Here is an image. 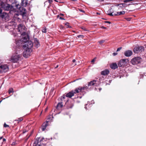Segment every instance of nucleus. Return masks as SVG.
Here are the masks:
<instances>
[{"label": "nucleus", "mask_w": 146, "mask_h": 146, "mask_svg": "<svg viewBox=\"0 0 146 146\" xmlns=\"http://www.w3.org/2000/svg\"><path fill=\"white\" fill-rule=\"evenodd\" d=\"M60 15L61 16H64V15L62 14H60Z\"/></svg>", "instance_id": "obj_58"}, {"label": "nucleus", "mask_w": 146, "mask_h": 146, "mask_svg": "<svg viewBox=\"0 0 146 146\" xmlns=\"http://www.w3.org/2000/svg\"><path fill=\"white\" fill-rule=\"evenodd\" d=\"M1 17L2 18H4V17H5V15H4V14H5V13H1Z\"/></svg>", "instance_id": "obj_33"}, {"label": "nucleus", "mask_w": 146, "mask_h": 146, "mask_svg": "<svg viewBox=\"0 0 146 146\" xmlns=\"http://www.w3.org/2000/svg\"><path fill=\"white\" fill-rule=\"evenodd\" d=\"M72 0L73 1H76L77 0Z\"/></svg>", "instance_id": "obj_60"}, {"label": "nucleus", "mask_w": 146, "mask_h": 146, "mask_svg": "<svg viewBox=\"0 0 146 146\" xmlns=\"http://www.w3.org/2000/svg\"><path fill=\"white\" fill-rule=\"evenodd\" d=\"M96 59V58H94V59H93L92 60V61H91V62H94L95 61V60Z\"/></svg>", "instance_id": "obj_46"}, {"label": "nucleus", "mask_w": 146, "mask_h": 146, "mask_svg": "<svg viewBox=\"0 0 146 146\" xmlns=\"http://www.w3.org/2000/svg\"><path fill=\"white\" fill-rule=\"evenodd\" d=\"M31 51V49L26 48L23 53V56L25 58L28 57L30 56Z\"/></svg>", "instance_id": "obj_7"}, {"label": "nucleus", "mask_w": 146, "mask_h": 146, "mask_svg": "<svg viewBox=\"0 0 146 146\" xmlns=\"http://www.w3.org/2000/svg\"><path fill=\"white\" fill-rule=\"evenodd\" d=\"M27 131V130H25V129H24L23 131V133L24 134L25 133H26Z\"/></svg>", "instance_id": "obj_43"}, {"label": "nucleus", "mask_w": 146, "mask_h": 146, "mask_svg": "<svg viewBox=\"0 0 146 146\" xmlns=\"http://www.w3.org/2000/svg\"><path fill=\"white\" fill-rule=\"evenodd\" d=\"M125 13V11H123L120 12H117V14H118L119 15H124Z\"/></svg>", "instance_id": "obj_25"}, {"label": "nucleus", "mask_w": 146, "mask_h": 146, "mask_svg": "<svg viewBox=\"0 0 146 146\" xmlns=\"http://www.w3.org/2000/svg\"><path fill=\"white\" fill-rule=\"evenodd\" d=\"M99 91H101L102 90V88H99Z\"/></svg>", "instance_id": "obj_55"}, {"label": "nucleus", "mask_w": 146, "mask_h": 146, "mask_svg": "<svg viewBox=\"0 0 146 146\" xmlns=\"http://www.w3.org/2000/svg\"><path fill=\"white\" fill-rule=\"evenodd\" d=\"M41 130L42 131H44L45 129H46V127L44 126H43L42 125V127H41Z\"/></svg>", "instance_id": "obj_27"}, {"label": "nucleus", "mask_w": 146, "mask_h": 146, "mask_svg": "<svg viewBox=\"0 0 146 146\" xmlns=\"http://www.w3.org/2000/svg\"><path fill=\"white\" fill-rule=\"evenodd\" d=\"M25 30H23V31L22 33H21V35H25L26 34V33L25 31Z\"/></svg>", "instance_id": "obj_31"}, {"label": "nucleus", "mask_w": 146, "mask_h": 146, "mask_svg": "<svg viewBox=\"0 0 146 146\" xmlns=\"http://www.w3.org/2000/svg\"><path fill=\"white\" fill-rule=\"evenodd\" d=\"M125 5L126 4L125 3H121L118 4V5H122V6H121V7H124L125 6Z\"/></svg>", "instance_id": "obj_32"}, {"label": "nucleus", "mask_w": 146, "mask_h": 146, "mask_svg": "<svg viewBox=\"0 0 146 146\" xmlns=\"http://www.w3.org/2000/svg\"><path fill=\"white\" fill-rule=\"evenodd\" d=\"M18 30L19 32L21 33L23 30H25V27L23 24H19L18 26Z\"/></svg>", "instance_id": "obj_10"}, {"label": "nucleus", "mask_w": 146, "mask_h": 146, "mask_svg": "<svg viewBox=\"0 0 146 146\" xmlns=\"http://www.w3.org/2000/svg\"><path fill=\"white\" fill-rule=\"evenodd\" d=\"M25 44L23 46L24 48L31 49L33 46V44L31 41H29L25 42Z\"/></svg>", "instance_id": "obj_8"}, {"label": "nucleus", "mask_w": 146, "mask_h": 146, "mask_svg": "<svg viewBox=\"0 0 146 146\" xmlns=\"http://www.w3.org/2000/svg\"><path fill=\"white\" fill-rule=\"evenodd\" d=\"M117 52L113 53V56H115L117 54Z\"/></svg>", "instance_id": "obj_45"}, {"label": "nucleus", "mask_w": 146, "mask_h": 146, "mask_svg": "<svg viewBox=\"0 0 146 146\" xmlns=\"http://www.w3.org/2000/svg\"><path fill=\"white\" fill-rule=\"evenodd\" d=\"M97 14H98V15H100V14L99 13H97Z\"/></svg>", "instance_id": "obj_63"}, {"label": "nucleus", "mask_w": 146, "mask_h": 146, "mask_svg": "<svg viewBox=\"0 0 146 146\" xmlns=\"http://www.w3.org/2000/svg\"><path fill=\"white\" fill-rule=\"evenodd\" d=\"M132 54V52L130 50L125 51L124 52L125 55L127 57L130 56Z\"/></svg>", "instance_id": "obj_12"}, {"label": "nucleus", "mask_w": 146, "mask_h": 146, "mask_svg": "<svg viewBox=\"0 0 146 146\" xmlns=\"http://www.w3.org/2000/svg\"><path fill=\"white\" fill-rule=\"evenodd\" d=\"M108 14L110 16H113V13H108Z\"/></svg>", "instance_id": "obj_41"}, {"label": "nucleus", "mask_w": 146, "mask_h": 146, "mask_svg": "<svg viewBox=\"0 0 146 146\" xmlns=\"http://www.w3.org/2000/svg\"><path fill=\"white\" fill-rule=\"evenodd\" d=\"M144 46L146 47V43L144 44Z\"/></svg>", "instance_id": "obj_62"}, {"label": "nucleus", "mask_w": 146, "mask_h": 146, "mask_svg": "<svg viewBox=\"0 0 146 146\" xmlns=\"http://www.w3.org/2000/svg\"><path fill=\"white\" fill-rule=\"evenodd\" d=\"M105 23H108L109 24H110L111 23L109 21H106L105 22Z\"/></svg>", "instance_id": "obj_50"}, {"label": "nucleus", "mask_w": 146, "mask_h": 146, "mask_svg": "<svg viewBox=\"0 0 146 146\" xmlns=\"http://www.w3.org/2000/svg\"><path fill=\"white\" fill-rule=\"evenodd\" d=\"M72 62H76V60L75 59H73V60H72Z\"/></svg>", "instance_id": "obj_52"}, {"label": "nucleus", "mask_w": 146, "mask_h": 146, "mask_svg": "<svg viewBox=\"0 0 146 146\" xmlns=\"http://www.w3.org/2000/svg\"><path fill=\"white\" fill-rule=\"evenodd\" d=\"M126 20L128 21H130L131 20V19L130 18H126Z\"/></svg>", "instance_id": "obj_42"}, {"label": "nucleus", "mask_w": 146, "mask_h": 146, "mask_svg": "<svg viewBox=\"0 0 146 146\" xmlns=\"http://www.w3.org/2000/svg\"><path fill=\"white\" fill-rule=\"evenodd\" d=\"M99 1H104V0H99Z\"/></svg>", "instance_id": "obj_61"}, {"label": "nucleus", "mask_w": 146, "mask_h": 146, "mask_svg": "<svg viewBox=\"0 0 146 146\" xmlns=\"http://www.w3.org/2000/svg\"><path fill=\"white\" fill-rule=\"evenodd\" d=\"M81 28L82 29H83V30L85 31H88V30L84 27H81Z\"/></svg>", "instance_id": "obj_35"}, {"label": "nucleus", "mask_w": 146, "mask_h": 146, "mask_svg": "<svg viewBox=\"0 0 146 146\" xmlns=\"http://www.w3.org/2000/svg\"><path fill=\"white\" fill-rule=\"evenodd\" d=\"M144 50V47L143 46H137L134 48L133 51L135 53H138L143 51Z\"/></svg>", "instance_id": "obj_5"}, {"label": "nucleus", "mask_w": 146, "mask_h": 146, "mask_svg": "<svg viewBox=\"0 0 146 146\" xmlns=\"http://www.w3.org/2000/svg\"><path fill=\"white\" fill-rule=\"evenodd\" d=\"M96 82L97 80H93L92 81H91L88 83V86H94L96 84Z\"/></svg>", "instance_id": "obj_20"}, {"label": "nucleus", "mask_w": 146, "mask_h": 146, "mask_svg": "<svg viewBox=\"0 0 146 146\" xmlns=\"http://www.w3.org/2000/svg\"><path fill=\"white\" fill-rule=\"evenodd\" d=\"M23 118H19L18 119V120H17V121H22V120H23Z\"/></svg>", "instance_id": "obj_37"}, {"label": "nucleus", "mask_w": 146, "mask_h": 146, "mask_svg": "<svg viewBox=\"0 0 146 146\" xmlns=\"http://www.w3.org/2000/svg\"><path fill=\"white\" fill-rule=\"evenodd\" d=\"M110 68L113 69H115L117 68V65L116 63H112L110 66Z\"/></svg>", "instance_id": "obj_19"}, {"label": "nucleus", "mask_w": 146, "mask_h": 146, "mask_svg": "<svg viewBox=\"0 0 146 146\" xmlns=\"http://www.w3.org/2000/svg\"><path fill=\"white\" fill-rule=\"evenodd\" d=\"M4 127H9V126L8 125L6 124L5 123L4 125Z\"/></svg>", "instance_id": "obj_36"}, {"label": "nucleus", "mask_w": 146, "mask_h": 146, "mask_svg": "<svg viewBox=\"0 0 146 146\" xmlns=\"http://www.w3.org/2000/svg\"><path fill=\"white\" fill-rule=\"evenodd\" d=\"M104 42V40H101L100 41H99V43L100 44H102V43H103V42Z\"/></svg>", "instance_id": "obj_38"}, {"label": "nucleus", "mask_w": 146, "mask_h": 146, "mask_svg": "<svg viewBox=\"0 0 146 146\" xmlns=\"http://www.w3.org/2000/svg\"><path fill=\"white\" fill-rule=\"evenodd\" d=\"M2 138H3V137H0V140L1 139H2Z\"/></svg>", "instance_id": "obj_56"}, {"label": "nucleus", "mask_w": 146, "mask_h": 146, "mask_svg": "<svg viewBox=\"0 0 146 146\" xmlns=\"http://www.w3.org/2000/svg\"><path fill=\"white\" fill-rule=\"evenodd\" d=\"M80 11H81V12H84V11L83 10H81L80 9Z\"/></svg>", "instance_id": "obj_53"}, {"label": "nucleus", "mask_w": 146, "mask_h": 146, "mask_svg": "<svg viewBox=\"0 0 146 146\" xmlns=\"http://www.w3.org/2000/svg\"><path fill=\"white\" fill-rule=\"evenodd\" d=\"M21 49L17 48L15 51V52L11 56L10 61L11 62L16 63L20 60L22 56L20 54Z\"/></svg>", "instance_id": "obj_1"}, {"label": "nucleus", "mask_w": 146, "mask_h": 146, "mask_svg": "<svg viewBox=\"0 0 146 146\" xmlns=\"http://www.w3.org/2000/svg\"><path fill=\"white\" fill-rule=\"evenodd\" d=\"M2 9L1 8H0V14H1L2 13Z\"/></svg>", "instance_id": "obj_49"}, {"label": "nucleus", "mask_w": 146, "mask_h": 146, "mask_svg": "<svg viewBox=\"0 0 146 146\" xmlns=\"http://www.w3.org/2000/svg\"><path fill=\"white\" fill-rule=\"evenodd\" d=\"M29 38L28 36H25L23 38V42H26L28 41V40H29Z\"/></svg>", "instance_id": "obj_22"}, {"label": "nucleus", "mask_w": 146, "mask_h": 146, "mask_svg": "<svg viewBox=\"0 0 146 146\" xmlns=\"http://www.w3.org/2000/svg\"><path fill=\"white\" fill-rule=\"evenodd\" d=\"M81 88L82 92H83L84 90H87L88 88V87L87 86H85L83 87H81Z\"/></svg>", "instance_id": "obj_24"}, {"label": "nucleus", "mask_w": 146, "mask_h": 146, "mask_svg": "<svg viewBox=\"0 0 146 146\" xmlns=\"http://www.w3.org/2000/svg\"><path fill=\"white\" fill-rule=\"evenodd\" d=\"M62 98L63 99H64L65 98V97H62Z\"/></svg>", "instance_id": "obj_59"}, {"label": "nucleus", "mask_w": 146, "mask_h": 146, "mask_svg": "<svg viewBox=\"0 0 146 146\" xmlns=\"http://www.w3.org/2000/svg\"><path fill=\"white\" fill-rule=\"evenodd\" d=\"M74 94H76L80 92H82L81 86H79L77 88H76L74 90Z\"/></svg>", "instance_id": "obj_15"}, {"label": "nucleus", "mask_w": 146, "mask_h": 146, "mask_svg": "<svg viewBox=\"0 0 146 146\" xmlns=\"http://www.w3.org/2000/svg\"><path fill=\"white\" fill-rule=\"evenodd\" d=\"M17 21L19 23H20L21 22V20L19 18H17Z\"/></svg>", "instance_id": "obj_39"}, {"label": "nucleus", "mask_w": 146, "mask_h": 146, "mask_svg": "<svg viewBox=\"0 0 146 146\" xmlns=\"http://www.w3.org/2000/svg\"><path fill=\"white\" fill-rule=\"evenodd\" d=\"M60 19H61V20H65V19L64 18H63L61 17H60Z\"/></svg>", "instance_id": "obj_48"}, {"label": "nucleus", "mask_w": 146, "mask_h": 146, "mask_svg": "<svg viewBox=\"0 0 146 146\" xmlns=\"http://www.w3.org/2000/svg\"><path fill=\"white\" fill-rule=\"evenodd\" d=\"M74 94H75L74 92V90L71 91L66 95V97L69 98H71L74 95Z\"/></svg>", "instance_id": "obj_13"}, {"label": "nucleus", "mask_w": 146, "mask_h": 146, "mask_svg": "<svg viewBox=\"0 0 146 146\" xmlns=\"http://www.w3.org/2000/svg\"><path fill=\"white\" fill-rule=\"evenodd\" d=\"M87 105V104H86L85 105V108L86 109H87V107L86 106Z\"/></svg>", "instance_id": "obj_51"}, {"label": "nucleus", "mask_w": 146, "mask_h": 146, "mask_svg": "<svg viewBox=\"0 0 146 146\" xmlns=\"http://www.w3.org/2000/svg\"><path fill=\"white\" fill-rule=\"evenodd\" d=\"M28 1L27 0H22L21 4L23 6H26L28 4Z\"/></svg>", "instance_id": "obj_18"}, {"label": "nucleus", "mask_w": 146, "mask_h": 146, "mask_svg": "<svg viewBox=\"0 0 146 146\" xmlns=\"http://www.w3.org/2000/svg\"><path fill=\"white\" fill-rule=\"evenodd\" d=\"M34 45L36 48H38L40 46V43L38 40L36 38L34 39Z\"/></svg>", "instance_id": "obj_11"}, {"label": "nucleus", "mask_w": 146, "mask_h": 146, "mask_svg": "<svg viewBox=\"0 0 146 146\" xmlns=\"http://www.w3.org/2000/svg\"><path fill=\"white\" fill-rule=\"evenodd\" d=\"M62 106L63 105L62 104V102H59L58 104L56 106V108L59 109L61 108Z\"/></svg>", "instance_id": "obj_21"}, {"label": "nucleus", "mask_w": 146, "mask_h": 146, "mask_svg": "<svg viewBox=\"0 0 146 146\" xmlns=\"http://www.w3.org/2000/svg\"><path fill=\"white\" fill-rule=\"evenodd\" d=\"M21 15L23 19H26L27 18V14H22Z\"/></svg>", "instance_id": "obj_26"}, {"label": "nucleus", "mask_w": 146, "mask_h": 146, "mask_svg": "<svg viewBox=\"0 0 146 146\" xmlns=\"http://www.w3.org/2000/svg\"><path fill=\"white\" fill-rule=\"evenodd\" d=\"M9 69L8 66L6 64H4L0 66V71L2 72H5Z\"/></svg>", "instance_id": "obj_9"}, {"label": "nucleus", "mask_w": 146, "mask_h": 146, "mask_svg": "<svg viewBox=\"0 0 146 146\" xmlns=\"http://www.w3.org/2000/svg\"><path fill=\"white\" fill-rule=\"evenodd\" d=\"M6 141V139H5L4 138V139H3V141Z\"/></svg>", "instance_id": "obj_54"}, {"label": "nucleus", "mask_w": 146, "mask_h": 146, "mask_svg": "<svg viewBox=\"0 0 146 146\" xmlns=\"http://www.w3.org/2000/svg\"><path fill=\"white\" fill-rule=\"evenodd\" d=\"M142 61L141 58L139 57H135L131 61V63L134 65L140 63Z\"/></svg>", "instance_id": "obj_4"}, {"label": "nucleus", "mask_w": 146, "mask_h": 146, "mask_svg": "<svg viewBox=\"0 0 146 146\" xmlns=\"http://www.w3.org/2000/svg\"><path fill=\"white\" fill-rule=\"evenodd\" d=\"M9 94H10L11 93L13 92V89L12 88H10L8 91Z\"/></svg>", "instance_id": "obj_29"}, {"label": "nucleus", "mask_w": 146, "mask_h": 146, "mask_svg": "<svg viewBox=\"0 0 146 146\" xmlns=\"http://www.w3.org/2000/svg\"><path fill=\"white\" fill-rule=\"evenodd\" d=\"M117 15H119L118 14H117V12L116 13H113V16H116Z\"/></svg>", "instance_id": "obj_44"}, {"label": "nucleus", "mask_w": 146, "mask_h": 146, "mask_svg": "<svg viewBox=\"0 0 146 146\" xmlns=\"http://www.w3.org/2000/svg\"><path fill=\"white\" fill-rule=\"evenodd\" d=\"M46 29L45 27H43L42 29V31L43 33H46Z\"/></svg>", "instance_id": "obj_28"}, {"label": "nucleus", "mask_w": 146, "mask_h": 146, "mask_svg": "<svg viewBox=\"0 0 146 146\" xmlns=\"http://www.w3.org/2000/svg\"><path fill=\"white\" fill-rule=\"evenodd\" d=\"M52 0H48V2L50 3H51L52 2Z\"/></svg>", "instance_id": "obj_47"}, {"label": "nucleus", "mask_w": 146, "mask_h": 146, "mask_svg": "<svg viewBox=\"0 0 146 146\" xmlns=\"http://www.w3.org/2000/svg\"><path fill=\"white\" fill-rule=\"evenodd\" d=\"M102 28H104V29H106V28L105 27H102Z\"/></svg>", "instance_id": "obj_64"}, {"label": "nucleus", "mask_w": 146, "mask_h": 146, "mask_svg": "<svg viewBox=\"0 0 146 146\" xmlns=\"http://www.w3.org/2000/svg\"><path fill=\"white\" fill-rule=\"evenodd\" d=\"M49 121H46L45 122H44L43 124L42 125L44 126L46 128L48 126V122Z\"/></svg>", "instance_id": "obj_23"}, {"label": "nucleus", "mask_w": 146, "mask_h": 146, "mask_svg": "<svg viewBox=\"0 0 146 146\" xmlns=\"http://www.w3.org/2000/svg\"><path fill=\"white\" fill-rule=\"evenodd\" d=\"M58 65H57L55 67V68H58Z\"/></svg>", "instance_id": "obj_57"}, {"label": "nucleus", "mask_w": 146, "mask_h": 146, "mask_svg": "<svg viewBox=\"0 0 146 146\" xmlns=\"http://www.w3.org/2000/svg\"><path fill=\"white\" fill-rule=\"evenodd\" d=\"M66 105H67V108L68 109L71 108L74 106V104L73 103L69 102H66Z\"/></svg>", "instance_id": "obj_16"}, {"label": "nucleus", "mask_w": 146, "mask_h": 146, "mask_svg": "<svg viewBox=\"0 0 146 146\" xmlns=\"http://www.w3.org/2000/svg\"><path fill=\"white\" fill-rule=\"evenodd\" d=\"M121 48H122L121 47H120L118 48L117 50V51L118 52V51H120L121 49Z\"/></svg>", "instance_id": "obj_40"}, {"label": "nucleus", "mask_w": 146, "mask_h": 146, "mask_svg": "<svg viewBox=\"0 0 146 146\" xmlns=\"http://www.w3.org/2000/svg\"><path fill=\"white\" fill-rule=\"evenodd\" d=\"M1 7L5 11H10L13 9V6L8 4L2 3L1 4Z\"/></svg>", "instance_id": "obj_3"}, {"label": "nucleus", "mask_w": 146, "mask_h": 146, "mask_svg": "<svg viewBox=\"0 0 146 146\" xmlns=\"http://www.w3.org/2000/svg\"><path fill=\"white\" fill-rule=\"evenodd\" d=\"M77 37L79 38H83L84 37V36L83 35H78L77 36Z\"/></svg>", "instance_id": "obj_34"}, {"label": "nucleus", "mask_w": 146, "mask_h": 146, "mask_svg": "<svg viewBox=\"0 0 146 146\" xmlns=\"http://www.w3.org/2000/svg\"><path fill=\"white\" fill-rule=\"evenodd\" d=\"M44 138L36 139L33 144L34 146H46V145L43 143Z\"/></svg>", "instance_id": "obj_2"}, {"label": "nucleus", "mask_w": 146, "mask_h": 146, "mask_svg": "<svg viewBox=\"0 0 146 146\" xmlns=\"http://www.w3.org/2000/svg\"><path fill=\"white\" fill-rule=\"evenodd\" d=\"M109 70L108 69H106L104 71L101 72V74L102 75H106L109 74Z\"/></svg>", "instance_id": "obj_17"}, {"label": "nucleus", "mask_w": 146, "mask_h": 146, "mask_svg": "<svg viewBox=\"0 0 146 146\" xmlns=\"http://www.w3.org/2000/svg\"><path fill=\"white\" fill-rule=\"evenodd\" d=\"M65 25L66 26L67 28H71V26L69 25V23H65Z\"/></svg>", "instance_id": "obj_30"}, {"label": "nucleus", "mask_w": 146, "mask_h": 146, "mask_svg": "<svg viewBox=\"0 0 146 146\" xmlns=\"http://www.w3.org/2000/svg\"><path fill=\"white\" fill-rule=\"evenodd\" d=\"M128 61V60L127 59H122L118 63V66L119 67L124 66L126 64Z\"/></svg>", "instance_id": "obj_6"}, {"label": "nucleus", "mask_w": 146, "mask_h": 146, "mask_svg": "<svg viewBox=\"0 0 146 146\" xmlns=\"http://www.w3.org/2000/svg\"><path fill=\"white\" fill-rule=\"evenodd\" d=\"M19 8H20L21 14H27V11L25 8L23 7H20Z\"/></svg>", "instance_id": "obj_14"}]
</instances>
